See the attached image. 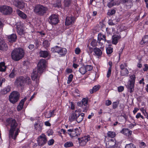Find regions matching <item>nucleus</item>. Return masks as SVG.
Instances as JSON below:
<instances>
[{"label": "nucleus", "instance_id": "obj_53", "mask_svg": "<svg viewBox=\"0 0 148 148\" xmlns=\"http://www.w3.org/2000/svg\"><path fill=\"white\" fill-rule=\"evenodd\" d=\"M119 102H114L112 103V107L114 109H115L117 108L119 105Z\"/></svg>", "mask_w": 148, "mask_h": 148}, {"label": "nucleus", "instance_id": "obj_48", "mask_svg": "<svg viewBox=\"0 0 148 148\" xmlns=\"http://www.w3.org/2000/svg\"><path fill=\"white\" fill-rule=\"evenodd\" d=\"M97 42L95 39H93L90 43V45L93 47H95L97 45Z\"/></svg>", "mask_w": 148, "mask_h": 148}, {"label": "nucleus", "instance_id": "obj_43", "mask_svg": "<svg viewBox=\"0 0 148 148\" xmlns=\"http://www.w3.org/2000/svg\"><path fill=\"white\" fill-rule=\"evenodd\" d=\"M125 148H136V147L134 144L131 143L127 144Z\"/></svg>", "mask_w": 148, "mask_h": 148}, {"label": "nucleus", "instance_id": "obj_13", "mask_svg": "<svg viewBox=\"0 0 148 148\" xmlns=\"http://www.w3.org/2000/svg\"><path fill=\"white\" fill-rule=\"evenodd\" d=\"M8 47L6 43L4 42L1 37H0V50L2 51H6Z\"/></svg>", "mask_w": 148, "mask_h": 148}, {"label": "nucleus", "instance_id": "obj_49", "mask_svg": "<svg viewBox=\"0 0 148 148\" xmlns=\"http://www.w3.org/2000/svg\"><path fill=\"white\" fill-rule=\"evenodd\" d=\"M45 116L46 118H49L51 116V111L49 112L46 111L45 113Z\"/></svg>", "mask_w": 148, "mask_h": 148}, {"label": "nucleus", "instance_id": "obj_60", "mask_svg": "<svg viewBox=\"0 0 148 148\" xmlns=\"http://www.w3.org/2000/svg\"><path fill=\"white\" fill-rule=\"evenodd\" d=\"M124 89V87L122 86L119 87L118 88V91L120 92L123 91V90Z\"/></svg>", "mask_w": 148, "mask_h": 148}, {"label": "nucleus", "instance_id": "obj_45", "mask_svg": "<svg viewBox=\"0 0 148 148\" xmlns=\"http://www.w3.org/2000/svg\"><path fill=\"white\" fill-rule=\"evenodd\" d=\"M16 71L14 69H13L11 73L9 75V77L10 78H12L14 77L15 75V73Z\"/></svg>", "mask_w": 148, "mask_h": 148}, {"label": "nucleus", "instance_id": "obj_47", "mask_svg": "<svg viewBox=\"0 0 148 148\" xmlns=\"http://www.w3.org/2000/svg\"><path fill=\"white\" fill-rule=\"evenodd\" d=\"M73 77V75L72 74H71L69 75L68 77V80L67 81L68 84H70L72 80Z\"/></svg>", "mask_w": 148, "mask_h": 148}, {"label": "nucleus", "instance_id": "obj_32", "mask_svg": "<svg viewBox=\"0 0 148 148\" xmlns=\"http://www.w3.org/2000/svg\"><path fill=\"white\" fill-rule=\"evenodd\" d=\"M5 63L3 62L0 63V71L4 72L5 71Z\"/></svg>", "mask_w": 148, "mask_h": 148}, {"label": "nucleus", "instance_id": "obj_58", "mask_svg": "<svg viewBox=\"0 0 148 148\" xmlns=\"http://www.w3.org/2000/svg\"><path fill=\"white\" fill-rule=\"evenodd\" d=\"M126 5L127 7L128 8H131V6L132 5V1H129L128 2H127Z\"/></svg>", "mask_w": 148, "mask_h": 148}, {"label": "nucleus", "instance_id": "obj_36", "mask_svg": "<svg viewBox=\"0 0 148 148\" xmlns=\"http://www.w3.org/2000/svg\"><path fill=\"white\" fill-rule=\"evenodd\" d=\"M73 146V144L72 142L68 141L64 145V146L65 147H72Z\"/></svg>", "mask_w": 148, "mask_h": 148}, {"label": "nucleus", "instance_id": "obj_22", "mask_svg": "<svg viewBox=\"0 0 148 148\" xmlns=\"http://www.w3.org/2000/svg\"><path fill=\"white\" fill-rule=\"evenodd\" d=\"M11 89L10 86H8L1 90V94L3 95H5L10 91Z\"/></svg>", "mask_w": 148, "mask_h": 148}, {"label": "nucleus", "instance_id": "obj_6", "mask_svg": "<svg viewBox=\"0 0 148 148\" xmlns=\"http://www.w3.org/2000/svg\"><path fill=\"white\" fill-rule=\"evenodd\" d=\"M20 96V95L18 92L13 91L9 96V101L11 103H14L18 101Z\"/></svg>", "mask_w": 148, "mask_h": 148}, {"label": "nucleus", "instance_id": "obj_51", "mask_svg": "<svg viewBox=\"0 0 148 148\" xmlns=\"http://www.w3.org/2000/svg\"><path fill=\"white\" fill-rule=\"evenodd\" d=\"M55 7H57L58 8H60L61 6V2L60 0H58L56 2L55 4Z\"/></svg>", "mask_w": 148, "mask_h": 148}, {"label": "nucleus", "instance_id": "obj_8", "mask_svg": "<svg viewBox=\"0 0 148 148\" xmlns=\"http://www.w3.org/2000/svg\"><path fill=\"white\" fill-rule=\"evenodd\" d=\"M0 11L5 15H8L12 13V9L9 6L4 5L0 7Z\"/></svg>", "mask_w": 148, "mask_h": 148}, {"label": "nucleus", "instance_id": "obj_10", "mask_svg": "<svg viewBox=\"0 0 148 148\" xmlns=\"http://www.w3.org/2000/svg\"><path fill=\"white\" fill-rule=\"evenodd\" d=\"M12 2L14 5L20 9H23L25 7V3L22 1L13 0Z\"/></svg>", "mask_w": 148, "mask_h": 148}, {"label": "nucleus", "instance_id": "obj_4", "mask_svg": "<svg viewBox=\"0 0 148 148\" xmlns=\"http://www.w3.org/2000/svg\"><path fill=\"white\" fill-rule=\"evenodd\" d=\"M48 10L47 7L41 4H37L35 7L34 10L37 15L43 16L47 13Z\"/></svg>", "mask_w": 148, "mask_h": 148}, {"label": "nucleus", "instance_id": "obj_19", "mask_svg": "<svg viewBox=\"0 0 148 148\" xmlns=\"http://www.w3.org/2000/svg\"><path fill=\"white\" fill-rule=\"evenodd\" d=\"M8 39L10 42H15L17 39V36L15 34H12L8 36Z\"/></svg>", "mask_w": 148, "mask_h": 148}, {"label": "nucleus", "instance_id": "obj_20", "mask_svg": "<svg viewBox=\"0 0 148 148\" xmlns=\"http://www.w3.org/2000/svg\"><path fill=\"white\" fill-rule=\"evenodd\" d=\"M134 84L132 83H128V84L126 85L128 91L131 93L134 92Z\"/></svg>", "mask_w": 148, "mask_h": 148}, {"label": "nucleus", "instance_id": "obj_64", "mask_svg": "<svg viewBox=\"0 0 148 148\" xmlns=\"http://www.w3.org/2000/svg\"><path fill=\"white\" fill-rule=\"evenodd\" d=\"M34 46L32 44L29 45L28 46L30 50H32L34 48Z\"/></svg>", "mask_w": 148, "mask_h": 148}, {"label": "nucleus", "instance_id": "obj_34", "mask_svg": "<svg viewBox=\"0 0 148 148\" xmlns=\"http://www.w3.org/2000/svg\"><path fill=\"white\" fill-rule=\"evenodd\" d=\"M72 0H64V3L65 7H69L71 3Z\"/></svg>", "mask_w": 148, "mask_h": 148}, {"label": "nucleus", "instance_id": "obj_14", "mask_svg": "<svg viewBox=\"0 0 148 148\" xmlns=\"http://www.w3.org/2000/svg\"><path fill=\"white\" fill-rule=\"evenodd\" d=\"M67 131L68 132V134L71 137H75L77 136L78 135V134L77 133V131H78V129H69Z\"/></svg>", "mask_w": 148, "mask_h": 148}, {"label": "nucleus", "instance_id": "obj_26", "mask_svg": "<svg viewBox=\"0 0 148 148\" xmlns=\"http://www.w3.org/2000/svg\"><path fill=\"white\" fill-rule=\"evenodd\" d=\"M16 12L18 15L22 18L23 19L26 18L27 17L26 15L23 12H21L19 10H17Z\"/></svg>", "mask_w": 148, "mask_h": 148}, {"label": "nucleus", "instance_id": "obj_9", "mask_svg": "<svg viewBox=\"0 0 148 148\" xmlns=\"http://www.w3.org/2000/svg\"><path fill=\"white\" fill-rule=\"evenodd\" d=\"M47 141L45 135L42 134L38 138V144L39 146H42L45 144Z\"/></svg>", "mask_w": 148, "mask_h": 148}, {"label": "nucleus", "instance_id": "obj_54", "mask_svg": "<svg viewBox=\"0 0 148 148\" xmlns=\"http://www.w3.org/2000/svg\"><path fill=\"white\" fill-rule=\"evenodd\" d=\"M115 12H116L115 10L113 9L109 11L107 14L108 15L110 16L112 15L115 14Z\"/></svg>", "mask_w": 148, "mask_h": 148}, {"label": "nucleus", "instance_id": "obj_17", "mask_svg": "<svg viewBox=\"0 0 148 148\" xmlns=\"http://www.w3.org/2000/svg\"><path fill=\"white\" fill-rule=\"evenodd\" d=\"M43 125V123L42 122L40 121H37L34 124V128L37 130L41 131L42 129Z\"/></svg>", "mask_w": 148, "mask_h": 148}, {"label": "nucleus", "instance_id": "obj_63", "mask_svg": "<svg viewBox=\"0 0 148 148\" xmlns=\"http://www.w3.org/2000/svg\"><path fill=\"white\" fill-rule=\"evenodd\" d=\"M145 68H143V70L144 71H147L148 69V64H144Z\"/></svg>", "mask_w": 148, "mask_h": 148}, {"label": "nucleus", "instance_id": "obj_41", "mask_svg": "<svg viewBox=\"0 0 148 148\" xmlns=\"http://www.w3.org/2000/svg\"><path fill=\"white\" fill-rule=\"evenodd\" d=\"M27 100V98L26 97H25L23 99H22L19 103V104L18 105V106H21L23 108L24 102L26 101Z\"/></svg>", "mask_w": 148, "mask_h": 148}, {"label": "nucleus", "instance_id": "obj_56", "mask_svg": "<svg viewBox=\"0 0 148 148\" xmlns=\"http://www.w3.org/2000/svg\"><path fill=\"white\" fill-rule=\"evenodd\" d=\"M106 52L108 54H110L113 51L112 48L111 47L107 48L106 49Z\"/></svg>", "mask_w": 148, "mask_h": 148}, {"label": "nucleus", "instance_id": "obj_35", "mask_svg": "<svg viewBox=\"0 0 148 148\" xmlns=\"http://www.w3.org/2000/svg\"><path fill=\"white\" fill-rule=\"evenodd\" d=\"M79 72L82 75H84L86 72V70L85 66L82 67L79 70Z\"/></svg>", "mask_w": 148, "mask_h": 148}, {"label": "nucleus", "instance_id": "obj_12", "mask_svg": "<svg viewBox=\"0 0 148 148\" xmlns=\"http://www.w3.org/2000/svg\"><path fill=\"white\" fill-rule=\"evenodd\" d=\"M24 83V77L22 76L18 77L15 82V84L18 87L23 86Z\"/></svg>", "mask_w": 148, "mask_h": 148}, {"label": "nucleus", "instance_id": "obj_25", "mask_svg": "<svg viewBox=\"0 0 148 148\" xmlns=\"http://www.w3.org/2000/svg\"><path fill=\"white\" fill-rule=\"evenodd\" d=\"M93 51L96 55L97 56H100L102 54V51L99 48L97 47L94 48L93 49Z\"/></svg>", "mask_w": 148, "mask_h": 148}, {"label": "nucleus", "instance_id": "obj_7", "mask_svg": "<svg viewBox=\"0 0 148 148\" xmlns=\"http://www.w3.org/2000/svg\"><path fill=\"white\" fill-rule=\"evenodd\" d=\"M48 21L50 24L56 25L59 22L58 17L56 14H53L49 17Z\"/></svg>", "mask_w": 148, "mask_h": 148}, {"label": "nucleus", "instance_id": "obj_24", "mask_svg": "<svg viewBox=\"0 0 148 148\" xmlns=\"http://www.w3.org/2000/svg\"><path fill=\"white\" fill-rule=\"evenodd\" d=\"M121 132L126 136H129L131 135L132 131L128 129L124 128L121 131Z\"/></svg>", "mask_w": 148, "mask_h": 148}, {"label": "nucleus", "instance_id": "obj_1", "mask_svg": "<svg viewBox=\"0 0 148 148\" xmlns=\"http://www.w3.org/2000/svg\"><path fill=\"white\" fill-rule=\"evenodd\" d=\"M7 121L10 127L9 133V140H15L20 132L19 128L17 127L18 124L15 119L12 118L7 119Z\"/></svg>", "mask_w": 148, "mask_h": 148}, {"label": "nucleus", "instance_id": "obj_42", "mask_svg": "<svg viewBox=\"0 0 148 148\" xmlns=\"http://www.w3.org/2000/svg\"><path fill=\"white\" fill-rule=\"evenodd\" d=\"M27 100V98L26 97H25L23 99H22L19 103V104L18 105V106H21L23 108L24 102L26 101Z\"/></svg>", "mask_w": 148, "mask_h": 148}, {"label": "nucleus", "instance_id": "obj_38", "mask_svg": "<svg viewBox=\"0 0 148 148\" xmlns=\"http://www.w3.org/2000/svg\"><path fill=\"white\" fill-rule=\"evenodd\" d=\"M116 134L114 132L109 131L108 133V136L111 138H114L116 136Z\"/></svg>", "mask_w": 148, "mask_h": 148}, {"label": "nucleus", "instance_id": "obj_5", "mask_svg": "<svg viewBox=\"0 0 148 148\" xmlns=\"http://www.w3.org/2000/svg\"><path fill=\"white\" fill-rule=\"evenodd\" d=\"M88 98H84L82 99V102H79L77 103L78 106L82 107L83 112H86L89 108L88 106Z\"/></svg>", "mask_w": 148, "mask_h": 148}, {"label": "nucleus", "instance_id": "obj_21", "mask_svg": "<svg viewBox=\"0 0 148 148\" xmlns=\"http://www.w3.org/2000/svg\"><path fill=\"white\" fill-rule=\"evenodd\" d=\"M16 28L17 32L19 35L22 36L24 34V31L23 28L21 25H17Z\"/></svg>", "mask_w": 148, "mask_h": 148}, {"label": "nucleus", "instance_id": "obj_62", "mask_svg": "<svg viewBox=\"0 0 148 148\" xmlns=\"http://www.w3.org/2000/svg\"><path fill=\"white\" fill-rule=\"evenodd\" d=\"M80 52V49L79 48H76L75 50V52L76 54H78Z\"/></svg>", "mask_w": 148, "mask_h": 148}, {"label": "nucleus", "instance_id": "obj_50", "mask_svg": "<svg viewBox=\"0 0 148 148\" xmlns=\"http://www.w3.org/2000/svg\"><path fill=\"white\" fill-rule=\"evenodd\" d=\"M86 70V72L87 71H90L92 70L93 69V67L91 65H86L85 66Z\"/></svg>", "mask_w": 148, "mask_h": 148}, {"label": "nucleus", "instance_id": "obj_16", "mask_svg": "<svg viewBox=\"0 0 148 148\" xmlns=\"http://www.w3.org/2000/svg\"><path fill=\"white\" fill-rule=\"evenodd\" d=\"M78 112L77 110L70 114L69 117V120L70 122H72L74 120H76L77 114L76 113Z\"/></svg>", "mask_w": 148, "mask_h": 148}, {"label": "nucleus", "instance_id": "obj_59", "mask_svg": "<svg viewBox=\"0 0 148 148\" xmlns=\"http://www.w3.org/2000/svg\"><path fill=\"white\" fill-rule=\"evenodd\" d=\"M54 143V140L53 139H51L49 140L48 142V144L49 145H52Z\"/></svg>", "mask_w": 148, "mask_h": 148}, {"label": "nucleus", "instance_id": "obj_27", "mask_svg": "<svg viewBox=\"0 0 148 148\" xmlns=\"http://www.w3.org/2000/svg\"><path fill=\"white\" fill-rule=\"evenodd\" d=\"M39 54L41 57L45 58L48 56V53L47 51L41 50L39 52Z\"/></svg>", "mask_w": 148, "mask_h": 148}, {"label": "nucleus", "instance_id": "obj_46", "mask_svg": "<svg viewBox=\"0 0 148 148\" xmlns=\"http://www.w3.org/2000/svg\"><path fill=\"white\" fill-rule=\"evenodd\" d=\"M43 45L45 47H48L49 45V41L47 40H44L43 42Z\"/></svg>", "mask_w": 148, "mask_h": 148}, {"label": "nucleus", "instance_id": "obj_39", "mask_svg": "<svg viewBox=\"0 0 148 148\" xmlns=\"http://www.w3.org/2000/svg\"><path fill=\"white\" fill-rule=\"evenodd\" d=\"M148 42V35H146L144 36L143 38L142 41L141 42V44H143Z\"/></svg>", "mask_w": 148, "mask_h": 148}, {"label": "nucleus", "instance_id": "obj_52", "mask_svg": "<svg viewBox=\"0 0 148 148\" xmlns=\"http://www.w3.org/2000/svg\"><path fill=\"white\" fill-rule=\"evenodd\" d=\"M112 71V68L111 67H109L108 68V71L107 74V77L109 78L111 75Z\"/></svg>", "mask_w": 148, "mask_h": 148}, {"label": "nucleus", "instance_id": "obj_31", "mask_svg": "<svg viewBox=\"0 0 148 148\" xmlns=\"http://www.w3.org/2000/svg\"><path fill=\"white\" fill-rule=\"evenodd\" d=\"M130 79H129L128 83L134 84L136 78L135 75H132L130 76Z\"/></svg>", "mask_w": 148, "mask_h": 148}, {"label": "nucleus", "instance_id": "obj_23", "mask_svg": "<svg viewBox=\"0 0 148 148\" xmlns=\"http://www.w3.org/2000/svg\"><path fill=\"white\" fill-rule=\"evenodd\" d=\"M77 114V116L76 120L78 123H79L83 120L84 116L85 114L83 113H82L80 114L78 113Z\"/></svg>", "mask_w": 148, "mask_h": 148}, {"label": "nucleus", "instance_id": "obj_18", "mask_svg": "<svg viewBox=\"0 0 148 148\" xmlns=\"http://www.w3.org/2000/svg\"><path fill=\"white\" fill-rule=\"evenodd\" d=\"M121 36L120 35H114L112 37V43L115 45H116L118 43V41L121 38Z\"/></svg>", "mask_w": 148, "mask_h": 148}, {"label": "nucleus", "instance_id": "obj_40", "mask_svg": "<svg viewBox=\"0 0 148 148\" xmlns=\"http://www.w3.org/2000/svg\"><path fill=\"white\" fill-rule=\"evenodd\" d=\"M115 142L112 140L108 142V144L109 145V147H114L115 145Z\"/></svg>", "mask_w": 148, "mask_h": 148}, {"label": "nucleus", "instance_id": "obj_30", "mask_svg": "<svg viewBox=\"0 0 148 148\" xmlns=\"http://www.w3.org/2000/svg\"><path fill=\"white\" fill-rule=\"evenodd\" d=\"M129 72L127 69H124L121 71V76H127Z\"/></svg>", "mask_w": 148, "mask_h": 148}, {"label": "nucleus", "instance_id": "obj_37", "mask_svg": "<svg viewBox=\"0 0 148 148\" xmlns=\"http://www.w3.org/2000/svg\"><path fill=\"white\" fill-rule=\"evenodd\" d=\"M67 52L65 48H62L61 47V50H60L58 53L61 55H64Z\"/></svg>", "mask_w": 148, "mask_h": 148}, {"label": "nucleus", "instance_id": "obj_2", "mask_svg": "<svg viewBox=\"0 0 148 148\" xmlns=\"http://www.w3.org/2000/svg\"><path fill=\"white\" fill-rule=\"evenodd\" d=\"M46 61L44 59L40 60L37 65V67L33 70V72L31 74V77L32 80H35L38 79L40 74L43 71L46 66Z\"/></svg>", "mask_w": 148, "mask_h": 148}, {"label": "nucleus", "instance_id": "obj_33", "mask_svg": "<svg viewBox=\"0 0 148 148\" xmlns=\"http://www.w3.org/2000/svg\"><path fill=\"white\" fill-rule=\"evenodd\" d=\"M24 83L25 82L28 84L31 83V81L30 78L28 76H25L24 77Z\"/></svg>", "mask_w": 148, "mask_h": 148}, {"label": "nucleus", "instance_id": "obj_29", "mask_svg": "<svg viewBox=\"0 0 148 148\" xmlns=\"http://www.w3.org/2000/svg\"><path fill=\"white\" fill-rule=\"evenodd\" d=\"M60 50H61V47L58 46H56L51 49V51L52 52L59 53Z\"/></svg>", "mask_w": 148, "mask_h": 148}, {"label": "nucleus", "instance_id": "obj_61", "mask_svg": "<svg viewBox=\"0 0 148 148\" xmlns=\"http://www.w3.org/2000/svg\"><path fill=\"white\" fill-rule=\"evenodd\" d=\"M112 104V102L109 100H107L106 101V105L107 106H109Z\"/></svg>", "mask_w": 148, "mask_h": 148}, {"label": "nucleus", "instance_id": "obj_15", "mask_svg": "<svg viewBox=\"0 0 148 148\" xmlns=\"http://www.w3.org/2000/svg\"><path fill=\"white\" fill-rule=\"evenodd\" d=\"M75 19L74 17L70 16H67L66 19L65 24L66 25H69L74 22Z\"/></svg>", "mask_w": 148, "mask_h": 148}, {"label": "nucleus", "instance_id": "obj_55", "mask_svg": "<svg viewBox=\"0 0 148 148\" xmlns=\"http://www.w3.org/2000/svg\"><path fill=\"white\" fill-rule=\"evenodd\" d=\"M127 66V63H124L123 64H121L120 65V69L121 70L125 69L126 68L125 67Z\"/></svg>", "mask_w": 148, "mask_h": 148}, {"label": "nucleus", "instance_id": "obj_44", "mask_svg": "<svg viewBox=\"0 0 148 148\" xmlns=\"http://www.w3.org/2000/svg\"><path fill=\"white\" fill-rule=\"evenodd\" d=\"M80 95L79 92V90L77 89L75 90L73 94L74 97L76 98L77 97H79Z\"/></svg>", "mask_w": 148, "mask_h": 148}, {"label": "nucleus", "instance_id": "obj_57", "mask_svg": "<svg viewBox=\"0 0 148 148\" xmlns=\"http://www.w3.org/2000/svg\"><path fill=\"white\" fill-rule=\"evenodd\" d=\"M103 35L101 33H99L98 35V40L99 41V42L102 39V36Z\"/></svg>", "mask_w": 148, "mask_h": 148}, {"label": "nucleus", "instance_id": "obj_3", "mask_svg": "<svg viewBox=\"0 0 148 148\" xmlns=\"http://www.w3.org/2000/svg\"><path fill=\"white\" fill-rule=\"evenodd\" d=\"M24 51L21 48L14 49L11 53L12 58L15 61H18L21 59L24 56Z\"/></svg>", "mask_w": 148, "mask_h": 148}, {"label": "nucleus", "instance_id": "obj_11", "mask_svg": "<svg viewBox=\"0 0 148 148\" xmlns=\"http://www.w3.org/2000/svg\"><path fill=\"white\" fill-rule=\"evenodd\" d=\"M78 139L80 145L82 146H84L87 142L90 140V138L89 136H86L82 137L81 138H78Z\"/></svg>", "mask_w": 148, "mask_h": 148}, {"label": "nucleus", "instance_id": "obj_28", "mask_svg": "<svg viewBox=\"0 0 148 148\" xmlns=\"http://www.w3.org/2000/svg\"><path fill=\"white\" fill-rule=\"evenodd\" d=\"M100 87V86L99 85H96L94 86L92 89L90 90V93L91 94L93 93V92L98 90Z\"/></svg>", "mask_w": 148, "mask_h": 148}]
</instances>
